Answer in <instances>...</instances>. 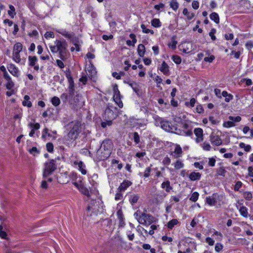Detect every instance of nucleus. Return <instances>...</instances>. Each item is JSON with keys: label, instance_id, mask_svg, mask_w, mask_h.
<instances>
[{"label": "nucleus", "instance_id": "f257e3e1", "mask_svg": "<svg viewBox=\"0 0 253 253\" xmlns=\"http://www.w3.org/2000/svg\"><path fill=\"white\" fill-rule=\"evenodd\" d=\"M66 129L68 131L67 139L76 140L83 130L81 120L80 119L69 123L66 126Z\"/></svg>", "mask_w": 253, "mask_h": 253}, {"label": "nucleus", "instance_id": "f03ea898", "mask_svg": "<svg viewBox=\"0 0 253 253\" xmlns=\"http://www.w3.org/2000/svg\"><path fill=\"white\" fill-rule=\"evenodd\" d=\"M67 43L64 39L62 40H56L54 42V45H50L49 46L51 52L53 53L58 52L59 58L63 60L67 58Z\"/></svg>", "mask_w": 253, "mask_h": 253}, {"label": "nucleus", "instance_id": "7ed1b4c3", "mask_svg": "<svg viewBox=\"0 0 253 253\" xmlns=\"http://www.w3.org/2000/svg\"><path fill=\"white\" fill-rule=\"evenodd\" d=\"M111 154V142L106 140L102 142L96 152V158L98 161H103L109 157Z\"/></svg>", "mask_w": 253, "mask_h": 253}, {"label": "nucleus", "instance_id": "20e7f679", "mask_svg": "<svg viewBox=\"0 0 253 253\" xmlns=\"http://www.w3.org/2000/svg\"><path fill=\"white\" fill-rule=\"evenodd\" d=\"M175 126V133L182 136H191L193 134L192 126L190 122L187 121Z\"/></svg>", "mask_w": 253, "mask_h": 253}, {"label": "nucleus", "instance_id": "39448f33", "mask_svg": "<svg viewBox=\"0 0 253 253\" xmlns=\"http://www.w3.org/2000/svg\"><path fill=\"white\" fill-rule=\"evenodd\" d=\"M57 166L55 161L53 159L50 160L49 161L44 163L43 169L42 176L44 178L47 177L56 169Z\"/></svg>", "mask_w": 253, "mask_h": 253}, {"label": "nucleus", "instance_id": "423d86ee", "mask_svg": "<svg viewBox=\"0 0 253 253\" xmlns=\"http://www.w3.org/2000/svg\"><path fill=\"white\" fill-rule=\"evenodd\" d=\"M103 208V203L101 200L93 201L87 209L88 213L91 215L92 213L97 215L98 212H101L100 210Z\"/></svg>", "mask_w": 253, "mask_h": 253}, {"label": "nucleus", "instance_id": "0eeeda50", "mask_svg": "<svg viewBox=\"0 0 253 253\" xmlns=\"http://www.w3.org/2000/svg\"><path fill=\"white\" fill-rule=\"evenodd\" d=\"M58 32L72 42H76V39L78 38L73 32H68L65 30H61L58 31Z\"/></svg>", "mask_w": 253, "mask_h": 253}, {"label": "nucleus", "instance_id": "6e6552de", "mask_svg": "<svg viewBox=\"0 0 253 253\" xmlns=\"http://www.w3.org/2000/svg\"><path fill=\"white\" fill-rule=\"evenodd\" d=\"M174 113H173L172 117L175 122L179 124L187 121L185 119L186 116L184 113L179 112H174Z\"/></svg>", "mask_w": 253, "mask_h": 253}, {"label": "nucleus", "instance_id": "1a4fd4ad", "mask_svg": "<svg viewBox=\"0 0 253 253\" xmlns=\"http://www.w3.org/2000/svg\"><path fill=\"white\" fill-rule=\"evenodd\" d=\"M155 221V218L149 214L142 213V219H141L140 224L150 225Z\"/></svg>", "mask_w": 253, "mask_h": 253}, {"label": "nucleus", "instance_id": "9d476101", "mask_svg": "<svg viewBox=\"0 0 253 253\" xmlns=\"http://www.w3.org/2000/svg\"><path fill=\"white\" fill-rule=\"evenodd\" d=\"M162 128L166 131L175 133V126H172L170 123L168 121H162L161 123Z\"/></svg>", "mask_w": 253, "mask_h": 253}, {"label": "nucleus", "instance_id": "9b49d317", "mask_svg": "<svg viewBox=\"0 0 253 253\" xmlns=\"http://www.w3.org/2000/svg\"><path fill=\"white\" fill-rule=\"evenodd\" d=\"M87 75L88 77L90 79L91 81L94 82H95L97 79L96 78V74L97 72L96 71L95 68L91 65L88 67L87 68Z\"/></svg>", "mask_w": 253, "mask_h": 253}, {"label": "nucleus", "instance_id": "f8f14e48", "mask_svg": "<svg viewBox=\"0 0 253 253\" xmlns=\"http://www.w3.org/2000/svg\"><path fill=\"white\" fill-rule=\"evenodd\" d=\"M29 65L31 67H34V69L38 71L39 70V66L36 64L38 61V58L36 56H29L28 57Z\"/></svg>", "mask_w": 253, "mask_h": 253}, {"label": "nucleus", "instance_id": "ddd939ff", "mask_svg": "<svg viewBox=\"0 0 253 253\" xmlns=\"http://www.w3.org/2000/svg\"><path fill=\"white\" fill-rule=\"evenodd\" d=\"M167 196V194L163 191L155 194L154 198L157 204H160L163 202L164 198Z\"/></svg>", "mask_w": 253, "mask_h": 253}, {"label": "nucleus", "instance_id": "4468645a", "mask_svg": "<svg viewBox=\"0 0 253 253\" xmlns=\"http://www.w3.org/2000/svg\"><path fill=\"white\" fill-rule=\"evenodd\" d=\"M8 71L14 76L18 77L19 76V71L17 67L13 64H10L7 66Z\"/></svg>", "mask_w": 253, "mask_h": 253}, {"label": "nucleus", "instance_id": "2eb2a0df", "mask_svg": "<svg viewBox=\"0 0 253 253\" xmlns=\"http://www.w3.org/2000/svg\"><path fill=\"white\" fill-rule=\"evenodd\" d=\"M118 219L119 220V226L123 227L125 225V218L121 209L118 210L117 212Z\"/></svg>", "mask_w": 253, "mask_h": 253}, {"label": "nucleus", "instance_id": "dca6fc26", "mask_svg": "<svg viewBox=\"0 0 253 253\" xmlns=\"http://www.w3.org/2000/svg\"><path fill=\"white\" fill-rule=\"evenodd\" d=\"M194 132L196 136V141L199 143L203 140V129L201 128H197L194 129Z\"/></svg>", "mask_w": 253, "mask_h": 253}, {"label": "nucleus", "instance_id": "f3484780", "mask_svg": "<svg viewBox=\"0 0 253 253\" xmlns=\"http://www.w3.org/2000/svg\"><path fill=\"white\" fill-rule=\"evenodd\" d=\"M216 194H213L211 196L207 197L206 199V203L211 206H215L216 204Z\"/></svg>", "mask_w": 253, "mask_h": 253}, {"label": "nucleus", "instance_id": "a211bd4d", "mask_svg": "<svg viewBox=\"0 0 253 253\" xmlns=\"http://www.w3.org/2000/svg\"><path fill=\"white\" fill-rule=\"evenodd\" d=\"M210 140L211 143L216 146H219L222 144V140L218 135L211 134L210 136Z\"/></svg>", "mask_w": 253, "mask_h": 253}, {"label": "nucleus", "instance_id": "6ab92c4d", "mask_svg": "<svg viewBox=\"0 0 253 253\" xmlns=\"http://www.w3.org/2000/svg\"><path fill=\"white\" fill-rule=\"evenodd\" d=\"M132 184V182L128 180H124L119 187L120 192L124 191L127 187Z\"/></svg>", "mask_w": 253, "mask_h": 253}, {"label": "nucleus", "instance_id": "aec40b11", "mask_svg": "<svg viewBox=\"0 0 253 253\" xmlns=\"http://www.w3.org/2000/svg\"><path fill=\"white\" fill-rule=\"evenodd\" d=\"M172 153L174 154L173 156L175 158H178L181 157L182 150L179 145H176L174 150Z\"/></svg>", "mask_w": 253, "mask_h": 253}, {"label": "nucleus", "instance_id": "412c9836", "mask_svg": "<svg viewBox=\"0 0 253 253\" xmlns=\"http://www.w3.org/2000/svg\"><path fill=\"white\" fill-rule=\"evenodd\" d=\"M75 165H77L79 167V170L83 174H85L86 173V170L85 169V165L82 162L75 161L74 163Z\"/></svg>", "mask_w": 253, "mask_h": 253}, {"label": "nucleus", "instance_id": "4be33fe9", "mask_svg": "<svg viewBox=\"0 0 253 253\" xmlns=\"http://www.w3.org/2000/svg\"><path fill=\"white\" fill-rule=\"evenodd\" d=\"M160 70L164 75H169V67L165 61L163 62Z\"/></svg>", "mask_w": 253, "mask_h": 253}, {"label": "nucleus", "instance_id": "5701e85b", "mask_svg": "<svg viewBox=\"0 0 253 253\" xmlns=\"http://www.w3.org/2000/svg\"><path fill=\"white\" fill-rule=\"evenodd\" d=\"M201 174L200 172H192L189 175V178L192 181L200 180Z\"/></svg>", "mask_w": 253, "mask_h": 253}, {"label": "nucleus", "instance_id": "b1692460", "mask_svg": "<svg viewBox=\"0 0 253 253\" xmlns=\"http://www.w3.org/2000/svg\"><path fill=\"white\" fill-rule=\"evenodd\" d=\"M75 94V89L74 86V83L73 82L70 83V85L69 86V99L71 100H74V96Z\"/></svg>", "mask_w": 253, "mask_h": 253}, {"label": "nucleus", "instance_id": "393cba45", "mask_svg": "<svg viewBox=\"0 0 253 253\" xmlns=\"http://www.w3.org/2000/svg\"><path fill=\"white\" fill-rule=\"evenodd\" d=\"M170 183L169 180L163 182L161 184V187L163 189H165L167 192H169L172 189V187L170 186Z\"/></svg>", "mask_w": 253, "mask_h": 253}, {"label": "nucleus", "instance_id": "a878e982", "mask_svg": "<svg viewBox=\"0 0 253 253\" xmlns=\"http://www.w3.org/2000/svg\"><path fill=\"white\" fill-rule=\"evenodd\" d=\"M177 43V42L176 41V36H173L172 37L171 39L170 42H169L168 45L169 47H171L172 49H175L176 48Z\"/></svg>", "mask_w": 253, "mask_h": 253}, {"label": "nucleus", "instance_id": "bb28decb", "mask_svg": "<svg viewBox=\"0 0 253 253\" xmlns=\"http://www.w3.org/2000/svg\"><path fill=\"white\" fill-rule=\"evenodd\" d=\"M139 199V196L138 194H132L129 197V201L132 205H134L136 204L138 199Z\"/></svg>", "mask_w": 253, "mask_h": 253}, {"label": "nucleus", "instance_id": "cd10ccee", "mask_svg": "<svg viewBox=\"0 0 253 253\" xmlns=\"http://www.w3.org/2000/svg\"><path fill=\"white\" fill-rule=\"evenodd\" d=\"M79 190L84 195L87 196L88 197H90V193L89 190L83 184H80Z\"/></svg>", "mask_w": 253, "mask_h": 253}, {"label": "nucleus", "instance_id": "c85d7f7f", "mask_svg": "<svg viewBox=\"0 0 253 253\" xmlns=\"http://www.w3.org/2000/svg\"><path fill=\"white\" fill-rule=\"evenodd\" d=\"M137 51L140 57H143L145 52V46L142 44H139L138 46Z\"/></svg>", "mask_w": 253, "mask_h": 253}, {"label": "nucleus", "instance_id": "c756f323", "mask_svg": "<svg viewBox=\"0 0 253 253\" xmlns=\"http://www.w3.org/2000/svg\"><path fill=\"white\" fill-rule=\"evenodd\" d=\"M182 13L187 16V19L189 20H191L195 16L194 13L189 11L186 8H184Z\"/></svg>", "mask_w": 253, "mask_h": 253}, {"label": "nucleus", "instance_id": "7c9ffc66", "mask_svg": "<svg viewBox=\"0 0 253 253\" xmlns=\"http://www.w3.org/2000/svg\"><path fill=\"white\" fill-rule=\"evenodd\" d=\"M210 19L213 20L215 23L218 24L219 23V17L218 14L216 12H212L210 15Z\"/></svg>", "mask_w": 253, "mask_h": 253}, {"label": "nucleus", "instance_id": "2f4dec72", "mask_svg": "<svg viewBox=\"0 0 253 253\" xmlns=\"http://www.w3.org/2000/svg\"><path fill=\"white\" fill-rule=\"evenodd\" d=\"M221 95L225 97V101L227 102H229L233 99V95L231 94H228L226 91H223Z\"/></svg>", "mask_w": 253, "mask_h": 253}, {"label": "nucleus", "instance_id": "473e14b6", "mask_svg": "<svg viewBox=\"0 0 253 253\" xmlns=\"http://www.w3.org/2000/svg\"><path fill=\"white\" fill-rule=\"evenodd\" d=\"M240 214L245 217L248 216V209L245 206H241L239 209Z\"/></svg>", "mask_w": 253, "mask_h": 253}, {"label": "nucleus", "instance_id": "72a5a7b5", "mask_svg": "<svg viewBox=\"0 0 253 253\" xmlns=\"http://www.w3.org/2000/svg\"><path fill=\"white\" fill-rule=\"evenodd\" d=\"M132 88L133 91L136 93H138L139 91V85L138 84L135 82H131L128 84Z\"/></svg>", "mask_w": 253, "mask_h": 253}, {"label": "nucleus", "instance_id": "f704fd0d", "mask_svg": "<svg viewBox=\"0 0 253 253\" xmlns=\"http://www.w3.org/2000/svg\"><path fill=\"white\" fill-rule=\"evenodd\" d=\"M22 104L24 106H26L28 107L32 106V103L30 101V97L28 95H25Z\"/></svg>", "mask_w": 253, "mask_h": 253}, {"label": "nucleus", "instance_id": "c9c22d12", "mask_svg": "<svg viewBox=\"0 0 253 253\" xmlns=\"http://www.w3.org/2000/svg\"><path fill=\"white\" fill-rule=\"evenodd\" d=\"M20 53V52H17V51H13L12 59L15 62L17 63H19L21 61Z\"/></svg>", "mask_w": 253, "mask_h": 253}, {"label": "nucleus", "instance_id": "e433bc0d", "mask_svg": "<svg viewBox=\"0 0 253 253\" xmlns=\"http://www.w3.org/2000/svg\"><path fill=\"white\" fill-rule=\"evenodd\" d=\"M23 48V45L20 42L16 43L13 47V51L17 52H21Z\"/></svg>", "mask_w": 253, "mask_h": 253}, {"label": "nucleus", "instance_id": "4c0bfd02", "mask_svg": "<svg viewBox=\"0 0 253 253\" xmlns=\"http://www.w3.org/2000/svg\"><path fill=\"white\" fill-rule=\"evenodd\" d=\"M178 221L176 219H172L170 220L167 224L168 227L169 229H172L174 225H176L178 223Z\"/></svg>", "mask_w": 253, "mask_h": 253}, {"label": "nucleus", "instance_id": "58836bf2", "mask_svg": "<svg viewBox=\"0 0 253 253\" xmlns=\"http://www.w3.org/2000/svg\"><path fill=\"white\" fill-rule=\"evenodd\" d=\"M142 213L139 210H137L134 213V217L137 219L139 223H140L141 219H142Z\"/></svg>", "mask_w": 253, "mask_h": 253}, {"label": "nucleus", "instance_id": "ea45409f", "mask_svg": "<svg viewBox=\"0 0 253 253\" xmlns=\"http://www.w3.org/2000/svg\"><path fill=\"white\" fill-rule=\"evenodd\" d=\"M169 5L173 10H176L178 8L179 3L176 0H172L170 2Z\"/></svg>", "mask_w": 253, "mask_h": 253}, {"label": "nucleus", "instance_id": "a19ab883", "mask_svg": "<svg viewBox=\"0 0 253 253\" xmlns=\"http://www.w3.org/2000/svg\"><path fill=\"white\" fill-rule=\"evenodd\" d=\"M151 24L153 26L156 28H158L161 26V23L159 19L155 18L151 21Z\"/></svg>", "mask_w": 253, "mask_h": 253}, {"label": "nucleus", "instance_id": "79ce46f5", "mask_svg": "<svg viewBox=\"0 0 253 253\" xmlns=\"http://www.w3.org/2000/svg\"><path fill=\"white\" fill-rule=\"evenodd\" d=\"M9 7L10 10L8 11V14L11 18H13L14 15L16 14V13L15 12V9L11 4L9 5Z\"/></svg>", "mask_w": 253, "mask_h": 253}, {"label": "nucleus", "instance_id": "37998d69", "mask_svg": "<svg viewBox=\"0 0 253 253\" xmlns=\"http://www.w3.org/2000/svg\"><path fill=\"white\" fill-rule=\"evenodd\" d=\"M239 146L241 148H243L246 152H250L251 150V146L250 145H246L243 142H241L239 144Z\"/></svg>", "mask_w": 253, "mask_h": 253}, {"label": "nucleus", "instance_id": "c03bdc74", "mask_svg": "<svg viewBox=\"0 0 253 253\" xmlns=\"http://www.w3.org/2000/svg\"><path fill=\"white\" fill-rule=\"evenodd\" d=\"M223 126L225 127L229 128L235 126V123L231 120L224 122Z\"/></svg>", "mask_w": 253, "mask_h": 253}, {"label": "nucleus", "instance_id": "a18cd8bd", "mask_svg": "<svg viewBox=\"0 0 253 253\" xmlns=\"http://www.w3.org/2000/svg\"><path fill=\"white\" fill-rule=\"evenodd\" d=\"M199 196V194L197 192H195L192 194L191 196L190 197V200L192 202H195L198 200Z\"/></svg>", "mask_w": 253, "mask_h": 253}, {"label": "nucleus", "instance_id": "49530a36", "mask_svg": "<svg viewBox=\"0 0 253 253\" xmlns=\"http://www.w3.org/2000/svg\"><path fill=\"white\" fill-rule=\"evenodd\" d=\"M174 167L176 169H178L184 167V164L178 160L175 163Z\"/></svg>", "mask_w": 253, "mask_h": 253}, {"label": "nucleus", "instance_id": "de8ad7c7", "mask_svg": "<svg viewBox=\"0 0 253 253\" xmlns=\"http://www.w3.org/2000/svg\"><path fill=\"white\" fill-rule=\"evenodd\" d=\"M172 61L176 64H179L181 62V58L178 55H173L171 57Z\"/></svg>", "mask_w": 253, "mask_h": 253}, {"label": "nucleus", "instance_id": "09e8293b", "mask_svg": "<svg viewBox=\"0 0 253 253\" xmlns=\"http://www.w3.org/2000/svg\"><path fill=\"white\" fill-rule=\"evenodd\" d=\"M141 28L142 29L143 33H144L148 34V33H150L152 35L154 34L153 31L146 28V27L144 24H141Z\"/></svg>", "mask_w": 253, "mask_h": 253}, {"label": "nucleus", "instance_id": "8fccbe9b", "mask_svg": "<svg viewBox=\"0 0 253 253\" xmlns=\"http://www.w3.org/2000/svg\"><path fill=\"white\" fill-rule=\"evenodd\" d=\"M113 91H114V93L113 98H115V97H116V99H118V96H120V91L118 88V86L117 84H116L114 86V88H113Z\"/></svg>", "mask_w": 253, "mask_h": 253}, {"label": "nucleus", "instance_id": "3c124183", "mask_svg": "<svg viewBox=\"0 0 253 253\" xmlns=\"http://www.w3.org/2000/svg\"><path fill=\"white\" fill-rule=\"evenodd\" d=\"M151 166L152 165H151L150 167H147L145 169L143 174V177H144L145 178L148 177L150 175V172L151 171Z\"/></svg>", "mask_w": 253, "mask_h": 253}, {"label": "nucleus", "instance_id": "603ef678", "mask_svg": "<svg viewBox=\"0 0 253 253\" xmlns=\"http://www.w3.org/2000/svg\"><path fill=\"white\" fill-rule=\"evenodd\" d=\"M51 102L53 105L56 106L59 105L60 100L58 97L54 96L51 99Z\"/></svg>", "mask_w": 253, "mask_h": 253}, {"label": "nucleus", "instance_id": "864d4df0", "mask_svg": "<svg viewBox=\"0 0 253 253\" xmlns=\"http://www.w3.org/2000/svg\"><path fill=\"white\" fill-rule=\"evenodd\" d=\"M243 196L246 200L248 201L251 200L253 198L252 194L250 192H245Z\"/></svg>", "mask_w": 253, "mask_h": 253}, {"label": "nucleus", "instance_id": "5fc2aeb1", "mask_svg": "<svg viewBox=\"0 0 253 253\" xmlns=\"http://www.w3.org/2000/svg\"><path fill=\"white\" fill-rule=\"evenodd\" d=\"M7 83L6 84V87L8 90H11L14 86V84L12 82V80L7 81Z\"/></svg>", "mask_w": 253, "mask_h": 253}, {"label": "nucleus", "instance_id": "6e6d98bb", "mask_svg": "<svg viewBox=\"0 0 253 253\" xmlns=\"http://www.w3.org/2000/svg\"><path fill=\"white\" fill-rule=\"evenodd\" d=\"M46 147L47 151L48 152L51 153L53 151L54 146L52 143L48 142L47 143H46Z\"/></svg>", "mask_w": 253, "mask_h": 253}, {"label": "nucleus", "instance_id": "4d7b16f0", "mask_svg": "<svg viewBox=\"0 0 253 253\" xmlns=\"http://www.w3.org/2000/svg\"><path fill=\"white\" fill-rule=\"evenodd\" d=\"M226 172V171L223 167H220L217 169V173L219 175L224 176Z\"/></svg>", "mask_w": 253, "mask_h": 253}, {"label": "nucleus", "instance_id": "13d9d810", "mask_svg": "<svg viewBox=\"0 0 253 253\" xmlns=\"http://www.w3.org/2000/svg\"><path fill=\"white\" fill-rule=\"evenodd\" d=\"M245 46L248 50H251L253 48V42L252 41H248L246 43Z\"/></svg>", "mask_w": 253, "mask_h": 253}, {"label": "nucleus", "instance_id": "bf43d9fd", "mask_svg": "<svg viewBox=\"0 0 253 253\" xmlns=\"http://www.w3.org/2000/svg\"><path fill=\"white\" fill-rule=\"evenodd\" d=\"M229 119L231 120V121H233L234 123L235 122H239L241 120V118L240 116H237V117H233V116H229Z\"/></svg>", "mask_w": 253, "mask_h": 253}, {"label": "nucleus", "instance_id": "052dcab7", "mask_svg": "<svg viewBox=\"0 0 253 253\" xmlns=\"http://www.w3.org/2000/svg\"><path fill=\"white\" fill-rule=\"evenodd\" d=\"M202 148L206 151H210L211 149V145L208 142H204L202 145Z\"/></svg>", "mask_w": 253, "mask_h": 253}, {"label": "nucleus", "instance_id": "680f3d73", "mask_svg": "<svg viewBox=\"0 0 253 253\" xmlns=\"http://www.w3.org/2000/svg\"><path fill=\"white\" fill-rule=\"evenodd\" d=\"M61 99L63 102H66L68 100H71V99H69V96L67 93H63L61 95Z\"/></svg>", "mask_w": 253, "mask_h": 253}, {"label": "nucleus", "instance_id": "e2e57ef3", "mask_svg": "<svg viewBox=\"0 0 253 253\" xmlns=\"http://www.w3.org/2000/svg\"><path fill=\"white\" fill-rule=\"evenodd\" d=\"M29 151L31 154L33 155H36V154H37L40 153V151L36 147H33L31 149L29 150Z\"/></svg>", "mask_w": 253, "mask_h": 253}, {"label": "nucleus", "instance_id": "0e129e2a", "mask_svg": "<svg viewBox=\"0 0 253 253\" xmlns=\"http://www.w3.org/2000/svg\"><path fill=\"white\" fill-rule=\"evenodd\" d=\"M216 30L215 29H212L209 33V35L211 37V39L212 41H215L216 39V37L214 36Z\"/></svg>", "mask_w": 253, "mask_h": 253}, {"label": "nucleus", "instance_id": "69168bd1", "mask_svg": "<svg viewBox=\"0 0 253 253\" xmlns=\"http://www.w3.org/2000/svg\"><path fill=\"white\" fill-rule=\"evenodd\" d=\"M242 185V182L240 181H238L234 186V190L236 191H239V189L241 187Z\"/></svg>", "mask_w": 253, "mask_h": 253}, {"label": "nucleus", "instance_id": "338daca9", "mask_svg": "<svg viewBox=\"0 0 253 253\" xmlns=\"http://www.w3.org/2000/svg\"><path fill=\"white\" fill-rule=\"evenodd\" d=\"M29 126L31 127V128L34 129V130L39 129L40 127V125L39 123L33 124L30 123Z\"/></svg>", "mask_w": 253, "mask_h": 253}, {"label": "nucleus", "instance_id": "774afa93", "mask_svg": "<svg viewBox=\"0 0 253 253\" xmlns=\"http://www.w3.org/2000/svg\"><path fill=\"white\" fill-rule=\"evenodd\" d=\"M171 162L170 159L168 157V156H166L164 158V159L163 160V164L164 165H169L170 164Z\"/></svg>", "mask_w": 253, "mask_h": 253}]
</instances>
